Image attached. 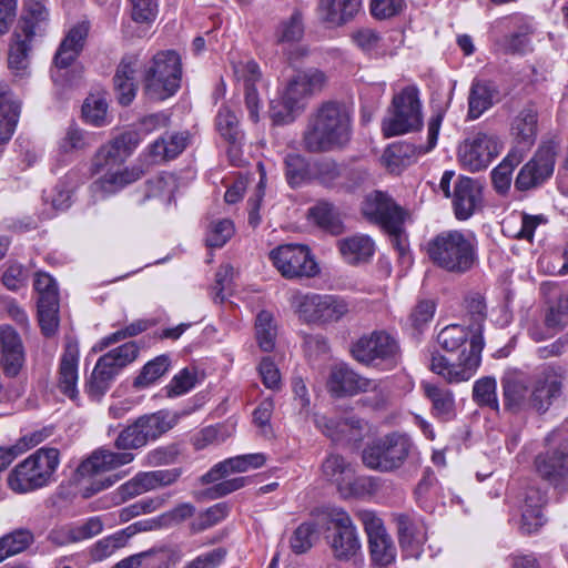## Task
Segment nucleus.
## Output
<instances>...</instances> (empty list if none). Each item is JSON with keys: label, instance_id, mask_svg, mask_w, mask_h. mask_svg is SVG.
Wrapping results in <instances>:
<instances>
[{"label": "nucleus", "instance_id": "nucleus-1", "mask_svg": "<svg viewBox=\"0 0 568 568\" xmlns=\"http://www.w3.org/2000/svg\"><path fill=\"white\" fill-rule=\"evenodd\" d=\"M564 369L545 366L531 378L520 373H508L501 378L503 403L511 414L546 413L561 394Z\"/></svg>", "mask_w": 568, "mask_h": 568}, {"label": "nucleus", "instance_id": "nucleus-2", "mask_svg": "<svg viewBox=\"0 0 568 568\" xmlns=\"http://www.w3.org/2000/svg\"><path fill=\"white\" fill-rule=\"evenodd\" d=\"M438 345L448 353L460 351L456 362L442 354H433L429 368L449 384L469 381L481 363L484 338L480 329L459 324L444 327L437 335Z\"/></svg>", "mask_w": 568, "mask_h": 568}, {"label": "nucleus", "instance_id": "nucleus-3", "mask_svg": "<svg viewBox=\"0 0 568 568\" xmlns=\"http://www.w3.org/2000/svg\"><path fill=\"white\" fill-rule=\"evenodd\" d=\"M352 134L351 111L344 103L329 100L308 114L301 142L308 153H329L346 149Z\"/></svg>", "mask_w": 568, "mask_h": 568}, {"label": "nucleus", "instance_id": "nucleus-4", "mask_svg": "<svg viewBox=\"0 0 568 568\" xmlns=\"http://www.w3.org/2000/svg\"><path fill=\"white\" fill-rule=\"evenodd\" d=\"M326 82L325 73L318 69H307L292 77L281 91L280 99L271 103L270 116L273 123L282 125L294 122Z\"/></svg>", "mask_w": 568, "mask_h": 568}, {"label": "nucleus", "instance_id": "nucleus-5", "mask_svg": "<svg viewBox=\"0 0 568 568\" xmlns=\"http://www.w3.org/2000/svg\"><path fill=\"white\" fill-rule=\"evenodd\" d=\"M427 255L437 267L452 274H465L476 263L477 242L470 232L443 231L427 243Z\"/></svg>", "mask_w": 568, "mask_h": 568}, {"label": "nucleus", "instance_id": "nucleus-6", "mask_svg": "<svg viewBox=\"0 0 568 568\" xmlns=\"http://www.w3.org/2000/svg\"><path fill=\"white\" fill-rule=\"evenodd\" d=\"M59 464V449L41 447L10 470L7 477L8 486L17 494L41 489L54 481Z\"/></svg>", "mask_w": 568, "mask_h": 568}, {"label": "nucleus", "instance_id": "nucleus-7", "mask_svg": "<svg viewBox=\"0 0 568 568\" xmlns=\"http://www.w3.org/2000/svg\"><path fill=\"white\" fill-rule=\"evenodd\" d=\"M143 430L139 427L138 419L125 427L116 437L114 446L121 450L139 449L146 445ZM134 460V454L130 452H111L97 449L77 468L80 478H93Z\"/></svg>", "mask_w": 568, "mask_h": 568}, {"label": "nucleus", "instance_id": "nucleus-8", "mask_svg": "<svg viewBox=\"0 0 568 568\" xmlns=\"http://www.w3.org/2000/svg\"><path fill=\"white\" fill-rule=\"evenodd\" d=\"M181 59L175 51L158 52L144 69L145 93L153 100H165L180 88Z\"/></svg>", "mask_w": 568, "mask_h": 568}, {"label": "nucleus", "instance_id": "nucleus-9", "mask_svg": "<svg viewBox=\"0 0 568 568\" xmlns=\"http://www.w3.org/2000/svg\"><path fill=\"white\" fill-rule=\"evenodd\" d=\"M352 356L365 366L392 369L400 362L397 339L385 331L361 336L351 347Z\"/></svg>", "mask_w": 568, "mask_h": 568}, {"label": "nucleus", "instance_id": "nucleus-10", "mask_svg": "<svg viewBox=\"0 0 568 568\" xmlns=\"http://www.w3.org/2000/svg\"><path fill=\"white\" fill-rule=\"evenodd\" d=\"M546 442L549 448L536 456V471L559 493L568 491V439H561L560 432L554 430Z\"/></svg>", "mask_w": 568, "mask_h": 568}, {"label": "nucleus", "instance_id": "nucleus-11", "mask_svg": "<svg viewBox=\"0 0 568 568\" xmlns=\"http://www.w3.org/2000/svg\"><path fill=\"white\" fill-rule=\"evenodd\" d=\"M392 108V115L385 118L382 123L385 136H396L422 128L420 101L415 87H406L394 95Z\"/></svg>", "mask_w": 568, "mask_h": 568}, {"label": "nucleus", "instance_id": "nucleus-12", "mask_svg": "<svg viewBox=\"0 0 568 568\" xmlns=\"http://www.w3.org/2000/svg\"><path fill=\"white\" fill-rule=\"evenodd\" d=\"M410 447L408 436L394 432L368 445L363 452V463L371 469L392 471L404 464Z\"/></svg>", "mask_w": 568, "mask_h": 568}, {"label": "nucleus", "instance_id": "nucleus-13", "mask_svg": "<svg viewBox=\"0 0 568 568\" xmlns=\"http://www.w3.org/2000/svg\"><path fill=\"white\" fill-rule=\"evenodd\" d=\"M138 354V345L129 342L101 356L88 384L89 394L95 397L102 396L109 389L112 379L123 367L135 361Z\"/></svg>", "mask_w": 568, "mask_h": 568}, {"label": "nucleus", "instance_id": "nucleus-14", "mask_svg": "<svg viewBox=\"0 0 568 568\" xmlns=\"http://www.w3.org/2000/svg\"><path fill=\"white\" fill-rule=\"evenodd\" d=\"M273 265L287 280L314 277L320 267L310 250L301 244L280 245L270 252Z\"/></svg>", "mask_w": 568, "mask_h": 568}, {"label": "nucleus", "instance_id": "nucleus-15", "mask_svg": "<svg viewBox=\"0 0 568 568\" xmlns=\"http://www.w3.org/2000/svg\"><path fill=\"white\" fill-rule=\"evenodd\" d=\"M293 304L307 323L337 322L349 311L348 304L334 295L298 294L294 296Z\"/></svg>", "mask_w": 568, "mask_h": 568}, {"label": "nucleus", "instance_id": "nucleus-16", "mask_svg": "<svg viewBox=\"0 0 568 568\" xmlns=\"http://www.w3.org/2000/svg\"><path fill=\"white\" fill-rule=\"evenodd\" d=\"M503 143L493 134L478 132L458 148V160L470 172L485 170L500 153Z\"/></svg>", "mask_w": 568, "mask_h": 568}, {"label": "nucleus", "instance_id": "nucleus-17", "mask_svg": "<svg viewBox=\"0 0 568 568\" xmlns=\"http://www.w3.org/2000/svg\"><path fill=\"white\" fill-rule=\"evenodd\" d=\"M363 213L369 221L379 224L395 235L400 252H404V247L399 244V233L405 220V212L392 197L379 191L368 195L363 205Z\"/></svg>", "mask_w": 568, "mask_h": 568}, {"label": "nucleus", "instance_id": "nucleus-18", "mask_svg": "<svg viewBox=\"0 0 568 568\" xmlns=\"http://www.w3.org/2000/svg\"><path fill=\"white\" fill-rule=\"evenodd\" d=\"M558 150L555 141L541 144L535 156L520 169L515 180L516 189L526 191L549 179L554 173Z\"/></svg>", "mask_w": 568, "mask_h": 568}, {"label": "nucleus", "instance_id": "nucleus-19", "mask_svg": "<svg viewBox=\"0 0 568 568\" xmlns=\"http://www.w3.org/2000/svg\"><path fill=\"white\" fill-rule=\"evenodd\" d=\"M89 32L87 23L74 26L60 43L54 55V68L51 70V78L55 84H63L68 68L78 58L83 49Z\"/></svg>", "mask_w": 568, "mask_h": 568}, {"label": "nucleus", "instance_id": "nucleus-20", "mask_svg": "<svg viewBox=\"0 0 568 568\" xmlns=\"http://www.w3.org/2000/svg\"><path fill=\"white\" fill-rule=\"evenodd\" d=\"M355 532L356 527L349 514L342 507L327 506L316 508L307 521L301 524L295 532Z\"/></svg>", "mask_w": 568, "mask_h": 568}, {"label": "nucleus", "instance_id": "nucleus-21", "mask_svg": "<svg viewBox=\"0 0 568 568\" xmlns=\"http://www.w3.org/2000/svg\"><path fill=\"white\" fill-rule=\"evenodd\" d=\"M233 73L239 82L244 87V102L248 111V119L253 123L260 122V110L262 101L256 89V82L261 80V71L257 63L253 60H239L232 62Z\"/></svg>", "mask_w": 568, "mask_h": 568}, {"label": "nucleus", "instance_id": "nucleus-22", "mask_svg": "<svg viewBox=\"0 0 568 568\" xmlns=\"http://www.w3.org/2000/svg\"><path fill=\"white\" fill-rule=\"evenodd\" d=\"M37 38L13 30L7 51V67L16 81L31 75V57Z\"/></svg>", "mask_w": 568, "mask_h": 568}, {"label": "nucleus", "instance_id": "nucleus-23", "mask_svg": "<svg viewBox=\"0 0 568 568\" xmlns=\"http://www.w3.org/2000/svg\"><path fill=\"white\" fill-rule=\"evenodd\" d=\"M182 475L181 468L140 471L122 484L119 493L123 499L174 484Z\"/></svg>", "mask_w": 568, "mask_h": 568}, {"label": "nucleus", "instance_id": "nucleus-24", "mask_svg": "<svg viewBox=\"0 0 568 568\" xmlns=\"http://www.w3.org/2000/svg\"><path fill=\"white\" fill-rule=\"evenodd\" d=\"M26 362V351L18 332L10 325H0V365L8 377H16Z\"/></svg>", "mask_w": 568, "mask_h": 568}, {"label": "nucleus", "instance_id": "nucleus-25", "mask_svg": "<svg viewBox=\"0 0 568 568\" xmlns=\"http://www.w3.org/2000/svg\"><path fill=\"white\" fill-rule=\"evenodd\" d=\"M139 143V134L136 132L129 131L102 145L94 155L93 165L95 166V171L99 172L106 166L123 163L136 149Z\"/></svg>", "mask_w": 568, "mask_h": 568}, {"label": "nucleus", "instance_id": "nucleus-26", "mask_svg": "<svg viewBox=\"0 0 568 568\" xmlns=\"http://www.w3.org/2000/svg\"><path fill=\"white\" fill-rule=\"evenodd\" d=\"M483 202L480 184L471 178L460 176L454 187L453 207L458 220L469 219Z\"/></svg>", "mask_w": 568, "mask_h": 568}, {"label": "nucleus", "instance_id": "nucleus-27", "mask_svg": "<svg viewBox=\"0 0 568 568\" xmlns=\"http://www.w3.org/2000/svg\"><path fill=\"white\" fill-rule=\"evenodd\" d=\"M540 292L548 304L545 325L549 329L559 332L568 323V295L552 282H544L540 285Z\"/></svg>", "mask_w": 568, "mask_h": 568}, {"label": "nucleus", "instance_id": "nucleus-28", "mask_svg": "<svg viewBox=\"0 0 568 568\" xmlns=\"http://www.w3.org/2000/svg\"><path fill=\"white\" fill-rule=\"evenodd\" d=\"M79 348L75 343H67L60 358L58 371V388L70 399L79 395L78 384Z\"/></svg>", "mask_w": 568, "mask_h": 568}, {"label": "nucleus", "instance_id": "nucleus-29", "mask_svg": "<svg viewBox=\"0 0 568 568\" xmlns=\"http://www.w3.org/2000/svg\"><path fill=\"white\" fill-rule=\"evenodd\" d=\"M547 503V496L538 488L530 487L526 490L521 505L519 529L523 532H535L544 527L547 521L542 507Z\"/></svg>", "mask_w": 568, "mask_h": 568}, {"label": "nucleus", "instance_id": "nucleus-30", "mask_svg": "<svg viewBox=\"0 0 568 568\" xmlns=\"http://www.w3.org/2000/svg\"><path fill=\"white\" fill-rule=\"evenodd\" d=\"M195 507L190 503L178 505L174 509L164 513L155 518H148L135 521L126 529L119 532H146L151 530L172 528L194 515Z\"/></svg>", "mask_w": 568, "mask_h": 568}, {"label": "nucleus", "instance_id": "nucleus-31", "mask_svg": "<svg viewBox=\"0 0 568 568\" xmlns=\"http://www.w3.org/2000/svg\"><path fill=\"white\" fill-rule=\"evenodd\" d=\"M314 422L316 427L333 442L357 440L362 436V420L356 417L329 418L316 415Z\"/></svg>", "mask_w": 568, "mask_h": 568}, {"label": "nucleus", "instance_id": "nucleus-32", "mask_svg": "<svg viewBox=\"0 0 568 568\" xmlns=\"http://www.w3.org/2000/svg\"><path fill=\"white\" fill-rule=\"evenodd\" d=\"M47 0H23L21 17L14 31L29 34L34 38L42 37L49 20Z\"/></svg>", "mask_w": 568, "mask_h": 568}, {"label": "nucleus", "instance_id": "nucleus-33", "mask_svg": "<svg viewBox=\"0 0 568 568\" xmlns=\"http://www.w3.org/2000/svg\"><path fill=\"white\" fill-rule=\"evenodd\" d=\"M21 111V103L14 97L9 84L0 80V144L11 140Z\"/></svg>", "mask_w": 568, "mask_h": 568}, {"label": "nucleus", "instance_id": "nucleus-34", "mask_svg": "<svg viewBox=\"0 0 568 568\" xmlns=\"http://www.w3.org/2000/svg\"><path fill=\"white\" fill-rule=\"evenodd\" d=\"M372 381L358 375L345 365L335 366L329 375L328 388L336 397L367 392Z\"/></svg>", "mask_w": 568, "mask_h": 568}, {"label": "nucleus", "instance_id": "nucleus-35", "mask_svg": "<svg viewBox=\"0 0 568 568\" xmlns=\"http://www.w3.org/2000/svg\"><path fill=\"white\" fill-rule=\"evenodd\" d=\"M498 88L493 81L475 79L469 88L467 118L478 119L498 101Z\"/></svg>", "mask_w": 568, "mask_h": 568}, {"label": "nucleus", "instance_id": "nucleus-36", "mask_svg": "<svg viewBox=\"0 0 568 568\" xmlns=\"http://www.w3.org/2000/svg\"><path fill=\"white\" fill-rule=\"evenodd\" d=\"M338 251L345 263L361 265L368 263L375 253L374 241L365 234H355L337 241Z\"/></svg>", "mask_w": 568, "mask_h": 568}, {"label": "nucleus", "instance_id": "nucleus-37", "mask_svg": "<svg viewBox=\"0 0 568 568\" xmlns=\"http://www.w3.org/2000/svg\"><path fill=\"white\" fill-rule=\"evenodd\" d=\"M138 67L139 59L135 55L124 57L118 65L113 80L119 102L122 105L130 104L135 97V72Z\"/></svg>", "mask_w": 568, "mask_h": 568}, {"label": "nucleus", "instance_id": "nucleus-38", "mask_svg": "<svg viewBox=\"0 0 568 568\" xmlns=\"http://www.w3.org/2000/svg\"><path fill=\"white\" fill-rule=\"evenodd\" d=\"M362 7V0H320L318 11L323 21L343 26L352 20Z\"/></svg>", "mask_w": 568, "mask_h": 568}, {"label": "nucleus", "instance_id": "nucleus-39", "mask_svg": "<svg viewBox=\"0 0 568 568\" xmlns=\"http://www.w3.org/2000/svg\"><path fill=\"white\" fill-rule=\"evenodd\" d=\"M143 171L138 166L125 168L116 172L104 174L92 183L91 190L94 194H100L101 196L114 194L141 179Z\"/></svg>", "mask_w": 568, "mask_h": 568}, {"label": "nucleus", "instance_id": "nucleus-40", "mask_svg": "<svg viewBox=\"0 0 568 568\" xmlns=\"http://www.w3.org/2000/svg\"><path fill=\"white\" fill-rule=\"evenodd\" d=\"M511 134L519 144L529 148L537 138L538 111L534 104L524 106L511 122Z\"/></svg>", "mask_w": 568, "mask_h": 568}, {"label": "nucleus", "instance_id": "nucleus-41", "mask_svg": "<svg viewBox=\"0 0 568 568\" xmlns=\"http://www.w3.org/2000/svg\"><path fill=\"white\" fill-rule=\"evenodd\" d=\"M422 388L432 403L434 416L443 420H449L455 416V398L450 389L427 382L422 384Z\"/></svg>", "mask_w": 568, "mask_h": 568}, {"label": "nucleus", "instance_id": "nucleus-42", "mask_svg": "<svg viewBox=\"0 0 568 568\" xmlns=\"http://www.w3.org/2000/svg\"><path fill=\"white\" fill-rule=\"evenodd\" d=\"M178 414L168 410H159L138 418L139 427L143 430L146 444L155 440L172 429L178 423Z\"/></svg>", "mask_w": 568, "mask_h": 568}, {"label": "nucleus", "instance_id": "nucleus-43", "mask_svg": "<svg viewBox=\"0 0 568 568\" xmlns=\"http://www.w3.org/2000/svg\"><path fill=\"white\" fill-rule=\"evenodd\" d=\"M187 132L172 133L158 139L151 146L150 153L154 162L168 161L176 158L189 143Z\"/></svg>", "mask_w": 568, "mask_h": 568}, {"label": "nucleus", "instance_id": "nucleus-44", "mask_svg": "<svg viewBox=\"0 0 568 568\" xmlns=\"http://www.w3.org/2000/svg\"><path fill=\"white\" fill-rule=\"evenodd\" d=\"M354 473V466L341 455L332 454L322 464L323 476L335 484L338 491L346 480L353 477Z\"/></svg>", "mask_w": 568, "mask_h": 568}, {"label": "nucleus", "instance_id": "nucleus-45", "mask_svg": "<svg viewBox=\"0 0 568 568\" xmlns=\"http://www.w3.org/2000/svg\"><path fill=\"white\" fill-rule=\"evenodd\" d=\"M216 129L221 136L232 146H239L244 140V132L240 128L236 114L229 108L220 109L216 119Z\"/></svg>", "mask_w": 568, "mask_h": 568}, {"label": "nucleus", "instance_id": "nucleus-46", "mask_svg": "<svg viewBox=\"0 0 568 568\" xmlns=\"http://www.w3.org/2000/svg\"><path fill=\"white\" fill-rule=\"evenodd\" d=\"M521 160L523 154L514 150L491 171V181L497 193L506 194L509 191L513 171Z\"/></svg>", "mask_w": 568, "mask_h": 568}, {"label": "nucleus", "instance_id": "nucleus-47", "mask_svg": "<svg viewBox=\"0 0 568 568\" xmlns=\"http://www.w3.org/2000/svg\"><path fill=\"white\" fill-rule=\"evenodd\" d=\"M326 542L337 560H352L362 552V544L356 535H326Z\"/></svg>", "mask_w": 568, "mask_h": 568}, {"label": "nucleus", "instance_id": "nucleus-48", "mask_svg": "<svg viewBox=\"0 0 568 568\" xmlns=\"http://www.w3.org/2000/svg\"><path fill=\"white\" fill-rule=\"evenodd\" d=\"M314 222L333 235L344 232V224L336 209L329 203H318L310 210Z\"/></svg>", "mask_w": 568, "mask_h": 568}, {"label": "nucleus", "instance_id": "nucleus-49", "mask_svg": "<svg viewBox=\"0 0 568 568\" xmlns=\"http://www.w3.org/2000/svg\"><path fill=\"white\" fill-rule=\"evenodd\" d=\"M369 551L374 564L388 566L396 558L397 548L390 535H368Z\"/></svg>", "mask_w": 568, "mask_h": 568}, {"label": "nucleus", "instance_id": "nucleus-50", "mask_svg": "<svg viewBox=\"0 0 568 568\" xmlns=\"http://www.w3.org/2000/svg\"><path fill=\"white\" fill-rule=\"evenodd\" d=\"M171 359L169 355H160L149 361L135 377L133 385L138 388L148 387L160 377H162L170 368Z\"/></svg>", "mask_w": 568, "mask_h": 568}, {"label": "nucleus", "instance_id": "nucleus-51", "mask_svg": "<svg viewBox=\"0 0 568 568\" xmlns=\"http://www.w3.org/2000/svg\"><path fill=\"white\" fill-rule=\"evenodd\" d=\"M93 141V135L87 133L77 124H70L59 141V150L63 154L80 152L91 146Z\"/></svg>", "mask_w": 568, "mask_h": 568}, {"label": "nucleus", "instance_id": "nucleus-52", "mask_svg": "<svg viewBox=\"0 0 568 568\" xmlns=\"http://www.w3.org/2000/svg\"><path fill=\"white\" fill-rule=\"evenodd\" d=\"M378 490V483L373 477H353L346 480V483L339 489L342 498H364L366 496L374 495Z\"/></svg>", "mask_w": 568, "mask_h": 568}, {"label": "nucleus", "instance_id": "nucleus-53", "mask_svg": "<svg viewBox=\"0 0 568 568\" xmlns=\"http://www.w3.org/2000/svg\"><path fill=\"white\" fill-rule=\"evenodd\" d=\"M497 383L494 377H483L475 382L473 387V399L479 406H487L494 410L499 409L496 394Z\"/></svg>", "mask_w": 568, "mask_h": 568}, {"label": "nucleus", "instance_id": "nucleus-54", "mask_svg": "<svg viewBox=\"0 0 568 568\" xmlns=\"http://www.w3.org/2000/svg\"><path fill=\"white\" fill-rule=\"evenodd\" d=\"M256 339L264 352L273 351L275 346L276 328L273 325V316L270 312L262 311L256 316Z\"/></svg>", "mask_w": 568, "mask_h": 568}, {"label": "nucleus", "instance_id": "nucleus-55", "mask_svg": "<svg viewBox=\"0 0 568 568\" xmlns=\"http://www.w3.org/2000/svg\"><path fill=\"white\" fill-rule=\"evenodd\" d=\"M231 510V506L223 501L217 503L211 507H209L206 510L200 513L192 521V528L194 530H206L222 520H224Z\"/></svg>", "mask_w": 568, "mask_h": 568}, {"label": "nucleus", "instance_id": "nucleus-56", "mask_svg": "<svg viewBox=\"0 0 568 568\" xmlns=\"http://www.w3.org/2000/svg\"><path fill=\"white\" fill-rule=\"evenodd\" d=\"M85 121L94 126H103L108 123V103L101 95H90L82 106Z\"/></svg>", "mask_w": 568, "mask_h": 568}, {"label": "nucleus", "instance_id": "nucleus-57", "mask_svg": "<svg viewBox=\"0 0 568 568\" xmlns=\"http://www.w3.org/2000/svg\"><path fill=\"white\" fill-rule=\"evenodd\" d=\"M196 384V371L185 367L181 369L164 387L168 397H178L190 392Z\"/></svg>", "mask_w": 568, "mask_h": 568}, {"label": "nucleus", "instance_id": "nucleus-58", "mask_svg": "<svg viewBox=\"0 0 568 568\" xmlns=\"http://www.w3.org/2000/svg\"><path fill=\"white\" fill-rule=\"evenodd\" d=\"M285 173L291 186H298L308 178V164L300 154H287L285 160Z\"/></svg>", "mask_w": 568, "mask_h": 568}, {"label": "nucleus", "instance_id": "nucleus-59", "mask_svg": "<svg viewBox=\"0 0 568 568\" xmlns=\"http://www.w3.org/2000/svg\"><path fill=\"white\" fill-rule=\"evenodd\" d=\"M33 286L38 294V303H59L58 284L49 273H36Z\"/></svg>", "mask_w": 568, "mask_h": 568}, {"label": "nucleus", "instance_id": "nucleus-60", "mask_svg": "<svg viewBox=\"0 0 568 568\" xmlns=\"http://www.w3.org/2000/svg\"><path fill=\"white\" fill-rule=\"evenodd\" d=\"M152 325L153 323L149 320H136L129 324L128 326H125L124 328L118 329L114 333L103 337L100 341L99 348L100 351H102L103 348L112 344H115L122 339L136 336L149 329Z\"/></svg>", "mask_w": 568, "mask_h": 568}, {"label": "nucleus", "instance_id": "nucleus-61", "mask_svg": "<svg viewBox=\"0 0 568 568\" xmlns=\"http://www.w3.org/2000/svg\"><path fill=\"white\" fill-rule=\"evenodd\" d=\"M165 500L166 499L164 497L156 496L135 501L134 504L121 509L120 519L122 521H129L133 517H136L139 515L150 514L161 508L164 505Z\"/></svg>", "mask_w": 568, "mask_h": 568}, {"label": "nucleus", "instance_id": "nucleus-62", "mask_svg": "<svg viewBox=\"0 0 568 568\" xmlns=\"http://www.w3.org/2000/svg\"><path fill=\"white\" fill-rule=\"evenodd\" d=\"M32 537L33 535H3L0 538V562L27 549L33 541Z\"/></svg>", "mask_w": 568, "mask_h": 568}, {"label": "nucleus", "instance_id": "nucleus-63", "mask_svg": "<svg viewBox=\"0 0 568 568\" xmlns=\"http://www.w3.org/2000/svg\"><path fill=\"white\" fill-rule=\"evenodd\" d=\"M233 234L234 226L231 220L213 222L206 235V244L210 247H222Z\"/></svg>", "mask_w": 568, "mask_h": 568}, {"label": "nucleus", "instance_id": "nucleus-64", "mask_svg": "<svg viewBox=\"0 0 568 568\" xmlns=\"http://www.w3.org/2000/svg\"><path fill=\"white\" fill-rule=\"evenodd\" d=\"M304 34V27L301 13L295 12L288 21L282 23L278 32L277 40L280 43H295L298 42Z\"/></svg>", "mask_w": 568, "mask_h": 568}]
</instances>
